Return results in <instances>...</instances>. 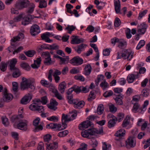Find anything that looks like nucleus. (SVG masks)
<instances>
[{"label": "nucleus", "instance_id": "obj_57", "mask_svg": "<svg viewBox=\"0 0 150 150\" xmlns=\"http://www.w3.org/2000/svg\"><path fill=\"white\" fill-rule=\"evenodd\" d=\"M110 111L113 113L115 112L117 110V108L113 104L109 106Z\"/></svg>", "mask_w": 150, "mask_h": 150}, {"label": "nucleus", "instance_id": "obj_30", "mask_svg": "<svg viewBox=\"0 0 150 150\" xmlns=\"http://www.w3.org/2000/svg\"><path fill=\"white\" fill-rule=\"evenodd\" d=\"M13 97L11 94L7 93L6 92L3 97V99L4 101L9 102L12 99Z\"/></svg>", "mask_w": 150, "mask_h": 150}, {"label": "nucleus", "instance_id": "obj_41", "mask_svg": "<svg viewBox=\"0 0 150 150\" xmlns=\"http://www.w3.org/2000/svg\"><path fill=\"white\" fill-rule=\"evenodd\" d=\"M111 146L110 144H107L105 142L103 143L102 149L103 150H110Z\"/></svg>", "mask_w": 150, "mask_h": 150}, {"label": "nucleus", "instance_id": "obj_51", "mask_svg": "<svg viewBox=\"0 0 150 150\" xmlns=\"http://www.w3.org/2000/svg\"><path fill=\"white\" fill-rule=\"evenodd\" d=\"M100 86L103 89H105L109 87V85L108 83L104 80L101 83Z\"/></svg>", "mask_w": 150, "mask_h": 150}, {"label": "nucleus", "instance_id": "obj_52", "mask_svg": "<svg viewBox=\"0 0 150 150\" xmlns=\"http://www.w3.org/2000/svg\"><path fill=\"white\" fill-rule=\"evenodd\" d=\"M64 128V125L62 124V126L60 124H57L56 123L55 124V129L57 130H58L59 131L61 130L65 129Z\"/></svg>", "mask_w": 150, "mask_h": 150}, {"label": "nucleus", "instance_id": "obj_20", "mask_svg": "<svg viewBox=\"0 0 150 150\" xmlns=\"http://www.w3.org/2000/svg\"><path fill=\"white\" fill-rule=\"evenodd\" d=\"M32 98L31 95L30 94L25 95L21 100V103L24 105L29 103Z\"/></svg>", "mask_w": 150, "mask_h": 150}, {"label": "nucleus", "instance_id": "obj_34", "mask_svg": "<svg viewBox=\"0 0 150 150\" xmlns=\"http://www.w3.org/2000/svg\"><path fill=\"white\" fill-rule=\"evenodd\" d=\"M91 67L89 64L86 65L85 68L84 74L86 75H89L91 73Z\"/></svg>", "mask_w": 150, "mask_h": 150}, {"label": "nucleus", "instance_id": "obj_46", "mask_svg": "<svg viewBox=\"0 0 150 150\" xmlns=\"http://www.w3.org/2000/svg\"><path fill=\"white\" fill-rule=\"evenodd\" d=\"M2 124L6 126H8L9 124L8 119L6 117H1Z\"/></svg>", "mask_w": 150, "mask_h": 150}, {"label": "nucleus", "instance_id": "obj_59", "mask_svg": "<svg viewBox=\"0 0 150 150\" xmlns=\"http://www.w3.org/2000/svg\"><path fill=\"white\" fill-rule=\"evenodd\" d=\"M35 53V52L34 51H28L25 53L26 56L30 57H33Z\"/></svg>", "mask_w": 150, "mask_h": 150}, {"label": "nucleus", "instance_id": "obj_48", "mask_svg": "<svg viewBox=\"0 0 150 150\" xmlns=\"http://www.w3.org/2000/svg\"><path fill=\"white\" fill-rule=\"evenodd\" d=\"M20 118L17 115H14L11 118V121L12 122L16 123L20 120Z\"/></svg>", "mask_w": 150, "mask_h": 150}, {"label": "nucleus", "instance_id": "obj_42", "mask_svg": "<svg viewBox=\"0 0 150 150\" xmlns=\"http://www.w3.org/2000/svg\"><path fill=\"white\" fill-rule=\"evenodd\" d=\"M145 42L144 40H141L138 43L136 47V49L139 50L142 47L144 46L145 44Z\"/></svg>", "mask_w": 150, "mask_h": 150}, {"label": "nucleus", "instance_id": "obj_10", "mask_svg": "<svg viewBox=\"0 0 150 150\" xmlns=\"http://www.w3.org/2000/svg\"><path fill=\"white\" fill-rule=\"evenodd\" d=\"M95 131H93V128L90 129L82 131L81 132L82 136L84 137H88L90 135H95Z\"/></svg>", "mask_w": 150, "mask_h": 150}, {"label": "nucleus", "instance_id": "obj_4", "mask_svg": "<svg viewBox=\"0 0 150 150\" xmlns=\"http://www.w3.org/2000/svg\"><path fill=\"white\" fill-rule=\"evenodd\" d=\"M29 108L32 110H38L40 112H42L44 110L43 106L40 105L38 103H34L30 105Z\"/></svg>", "mask_w": 150, "mask_h": 150}, {"label": "nucleus", "instance_id": "obj_32", "mask_svg": "<svg viewBox=\"0 0 150 150\" xmlns=\"http://www.w3.org/2000/svg\"><path fill=\"white\" fill-rule=\"evenodd\" d=\"M17 62L16 59L13 58L11 60L10 62V69L11 70L15 69V68H17L15 67V65Z\"/></svg>", "mask_w": 150, "mask_h": 150}, {"label": "nucleus", "instance_id": "obj_29", "mask_svg": "<svg viewBox=\"0 0 150 150\" xmlns=\"http://www.w3.org/2000/svg\"><path fill=\"white\" fill-rule=\"evenodd\" d=\"M125 134V130L123 129H120L117 131L115 135L119 138H121Z\"/></svg>", "mask_w": 150, "mask_h": 150}, {"label": "nucleus", "instance_id": "obj_33", "mask_svg": "<svg viewBox=\"0 0 150 150\" xmlns=\"http://www.w3.org/2000/svg\"><path fill=\"white\" fill-rule=\"evenodd\" d=\"M11 71H14L12 74V76L14 78L18 77L21 75L20 71L18 68H15V69Z\"/></svg>", "mask_w": 150, "mask_h": 150}, {"label": "nucleus", "instance_id": "obj_12", "mask_svg": "<svg viewBox=\"0 0 150 150\" xmlns=\"http://www.w3.org/2000/svg\"><path fill=\"white\" fill-rule=\"evenodd\" d=\"M71 43L72 44H78L83 42L84 40L82 38H79L77 36H73L71 37Z\"/></svg>", "mask_w": 150, "mask_h": 150}, {"label": "nucleus", "instance_id": "obj_44", "mask_svg": "<svg viewBox=\"0 0 150 150\" xmlns=\"http://www.w3.org/2000/svg\"><path fill=\"white\" fill-rule=\"evenodd\" d=\"M21 67L23 68L25 70L29 71L30 69V67L28 64L25 63H23L21 64Z\"/></svg>", "mask_w": 150, "mask_h": 150}, {"label": "nucleus", "instance_id": "obj_47", "mask_svg": "<svg viewBox=\"0 0 150 150\" xmlns=\"http://www.w3.org/2000/svg\"><path fill=\"white\" fill-rule=\"evenodd\" d=\"M66 98L70 103H73L76 99H73V95H67Z\"/></svg>", "mask_w": 150, "mask_h": 150}, {"label": "nucleus", "instance_id": "obj_24", "mask_svg": "<svg viewBox=\"0 0 150 150\" xmlns=\"http://www.w3.org/2000/svg\"><path fill=\"white\" fill-rule=\"evenodd\" d=\"M124 96L122 94H119L117 97L115 98L116 103L117 105H121L123 104L122 100Z\"/></svg>", "mask_w": 150, "mask_h": 150}, {"label": "nucleus", "instance_id": "obj_38", "mask_svg": "<svg viewBox=\"0 0 150 150\" xmlns=\"http://www.w3.org/2000/svg\"><path fill=\"white\" fill-rule=\"evenodd\" d=\"M30 6L28 9L27 11V12L28 13H32L34 10L35 7V5L33 3H31L29 4Z\"/></svg>", "mask_w": 150, "mask_h": 150}, {"label": "nucleus", "instance_id": "obj_6", "mask_svg": "<svg viewBox=\"0 0 150 150\" xmlns=\"http://www.w3.org/2000/svg\"><path fill=\"white\" fill-rule=\"evenodd\" d=\"M28 121L26 120H23L19 121L17 125L18 128L21 130H26L27 129Z\"/></svg>", "mask_w": 150, "mask_h": 150}, {"label": "nucleus", "instance_id": "obj_61", "mask_svg": "<svg viewBox=\"0 0 150 150\" xmlns=\"http://www.w3.org/2000/svg\"><path fill=\"white\" fill-rule=\"evenodd\" d=\"M49 49L50 50H58L59 48V46L56 44L52 45H49Z\"/></svg>", "mask_w": 150, "mask_h": 150}, {"label": "nucleus", "instance_id": "obj_9", "mask_svg": "<svg viewBox=\"0 0 150 150\" xmlns=\"http://www.w3.org/2000/svg\"><path fill=\"white\" fill-rule=\"evenodd\" d=\"M40 32V28L37 25L35 24L31 27L30 29V33L33 36L38 34Z\"/></svg>", "mask_w": 150, "mask_h": 150}, {"label": "nucleus", "instance_id": "obj_49", "mask_svg": "<svg viewBox=\"0 0 150 150\" xmlns=\"http://www.w3.org/2000/svg\"><path fill=\"white\" fill-rule=\"evenodd\" d=\"M68 132V131L67 130L62 131L58 133V136L59 137H63L67 135Z\"/></svg>", "mask_w": 150, "mask_h": 150}, {"label": "nucleus", "instance_id": "obj_60", "mask_svg": "<svg viewBox=\"0 0 150 150\" xmlns=\"http://www.w3.org/2000/svg\"><path fill=\"white\" fill-rule=\"evenodd\" d=\"M7 67V65L6 63H1L0 66V69L1 71H4L6 70Z\"/></svg>", "mask_w": 150, "mask_h": 150}, {"label": "nucleus", "instance_id": "obj_63", "mask_svg": "<svg viewBox=\"0 0 150 150\" xmlns=\"http://www.w3.org/2000/svg\"><path fill=\"white\" fill-rule=\"evenodd\" d=\"M113 92L112 91H108L105 92L103 94V96L105 97H108L112 95Z\"/></svg>", "mask_w": 150, "mask_h": 150}, {"label": "nucleus", "instance_id": "obj_17", "mask_svg": "<svg viewBox=\"0 0 150 150\" xmlns=\"http://www.w3.org/2000/svg\"><path fill=\"white\" fill-rule=\"evenodd\" d=\"M91 125V123L90 121H84L79 125V128L80 129H86Z\"/></svg>", "mask_w": 150, "mask_h": 150}, {"label": "nucleus", "instance_id": "obj_62", "mask_svg": "<svg viewBox=\"0 0 150 150\" xmlns=\"http://www.w3.org/2000/svg\"><path fill=\"white\" fill-rule=\"evenodd\" d=\"M121 23L120 19L117 18H116L114 22V25L116 27L119 26Z\"/></svg>", "mask_w": 150, "mask_h": 150}, {"label": "nucleus", "instance_id": "obj_27", "mask_svg": "<svg viewBox=\"0 0 150 150\" xmlns=\"http://www.w3.org/2000/svg\"><path fill=\"white\" fill-rule=\"evenodd\" d=\"M87 45L84 44H81L77 46V48L75 50L77 53L80 54L81 52L83 51L86 48Z\"/></svg>", "mask_w": 150, "mask_h": 150}, {"label": "nucleus", "instance_id": "obj_31", "mask_svg": "<svg viewBox=\"0 0 150 150\" xmlns=\"http://www.w3.org/2000/svg\"><path fill=\"white\" fill-rule=\"evenodd\" d=\"M35 1L37 2L40 1L38 7L40 8H45L47 6V2L45 0H35Z\"/></svg>", "mask_w": 150, "mask_h": 150}, {"label": "nucleus", "instance_id": "obj_3", "mask_svg": "<svg viewBox=\"0 0 150 150\" xmlns=\"http://www.w3.org/2000/svg\"><path fill=\"white\" fill-rule=\"evenodd\" d=\"M70 63L73 65L78 66L82 64L83 59L79 56H76L70 60Z\"/></svg>", "mask_w": 150, "mask_h": 150}, {"label": "nucleus", "instance_id": "obj_50", "mask_svg": "<svg viewBox=\"0 0 150 150\" xmlns=\"http://www.w3.org/2000/svg\"><path fill=\"white\" fill-rule=\"evenodd\" d=\"M140 99V96L139 95H136L134 96L133 97L132 100V103H134V102H138Z\"/></svg>", "mask_w": 150, "mask_h": 150}, {"label": "nucleus", "instance_id": "obj_53", "mask_svg": "<svg viewBox=\"0 0 150 150\" xmlns=\"http://www.w3.org/2000/svg\"><path fill=\"white\" fill-rule=\"evenodd\" d=\"M72 87L74 89V91L76 93H79L81 92V86H78L76 85H74Z\"/></svg>", "mask_w": 150, "mask_h": 150}, {"label": "nucleus", "instance_id": "obj_58", "mask_svg": "<svg viewBox=\"0 0 150 150\" xmlns=\"http://www.w3.org/2000/svg\"><path fill=\"white\" fill-rule=\"evenodd\" d=\"M68 115L71 121L74 120L77 116L76 113L74 112L69 113Z\"/></svg>", "mask_w": 150, "mask_h": 150}, {"label": "nucleus", "instance_id": "obj_28", "mask_svg": "<svg viewBox=\"0 0 150 150\" xmlns=\"http://www.w3.org/2000/svg\"><path fill=\"white\" fill-rule=\"evenodd\" d=\"M137 76L132 74H129L127 77V81L128 83H132L134 81L135 79L137 78Z\"/></svg>", "mask_w": 150, "mask_h": 150}, {"label": "nucleus", "instance_id": "obj_56", "mask_svg": "<svg viewBox=\"0 0 150 150\" xmlns=\"http://www.w3.org/2000/svg\"><path fill=\"white\" fill-rule=\"evenodd\" d=\"M124 114L123 113H118L117 115V117H116V120L118 121V122H120L121 121L124 117Z\"/></svg>", "mask_w": 150, "mask_h": 150}, {"label": "nucleus", "instance_id": "obj_40", "mask_svg": "<svg viewBox=\"0 0 150 150\" xmlns=\"http://www.w3.org/2000/svg\"><path fill=\"white\" fill-rule=\"evenodd\" d=\"M47 87L50 88V91H51L54 93L57 91L55 86L52 83H50Z\"/></svg>", "mask_w": 150, "mask_h": 150}, {"label": "nucleus", "instance_id": "obj_16", "mask_svg": "<svg viewBox=\"0 0 150 150\" xmlns=\"http://www.w3.org/2000/svg\"><path fill=\"white\" fill-rule=\"evenodd\" d=\"M73 104H74V107L75 108L81 109L84 106L85 103L83 100L79 101L76 99Z\"/></svg>", "mask_w": 150, "mask_h": 150}, {"label": "nucleus", "instance_id": "obj_13", "mask_svg": "<svg viewBox=\"0 0 150 150\" xmlns=\"http://www.w3.org/2000/svg\"><path fill=\"white\" fill-rule=\"evenodd\" d=\"M108 116V117L112 118L108 122V127L109 128L113 127L115 124V122L117 121L116 120V117H114L112 114H109Z\"/></svg>", "mask_w": 150, "mask_h": 150}, {"label": "nucleus", "instance_id": "obj_26", "mask_svg": "<svg viewBox=\"0 0 150 150\" xmlns=\"http://www.w3.org/2000/svg\"><path fill=\"white\" fill-rule=\"evenodd\" d=\"M118 43V47L120 49L125 48L127 45V42L124 39H119Z\"/></svg>", "mask_w": 150, "mask_h": 150}, {"label": "nucleus", "instance_id": "obj_25", "mask_svg": "<svg viewBox=\"0 0 150 150\" xmlns=\"http://www.w3.org/2000/svg\"><path fill=\"white\" fill-rule=\"evenodd\" d=\"M66 86V83L64 81L61 83L59 85L58 89L61 93H64Z\"/></svg>", "mask_w": 150, "mask_h": 150}, {"label": "nucleus", "instance_id": "obj_19", "mask_svg": "<svg viewBox=\"0 0 150 150\" xmlns=\"http://www.w3.org/2000/svg\"><path fill=\"white\" fill-rule=\"evenodd\" d=\"M70 121V118L69 117L68 115H65L64 114H62V124L64 125V128H66L67 127L66 123Z\"/></svg>", "mask_w": 150, "mask_h": 150}, {"label": "nucleus", "instance_id": "obj_18", "mask_svg": "<svg viewBox=\"0 0 150 150\" xmlns=\"http://www.w3.org/2000/svg\"><path fill=\"white\" fill-rule=\"evenodd\" d=\"M24 36L23 34L22 33H19L18 36L13 37V38L11 40V45L13 46L14 45V42L17 41L22 40L24 38Z\"/></svg>", "mask_w": 150, "mask_h": 150}, {"label": "nucleus", "instance_id": "obj_37", "mask_svg": "<svg viewBox=\"0 0 150 150\" xmlns=\"http://www.w3.org/2000/svg\"><path fill=\"white\" fill-rule=\"evenodd\" d=\"M41 37L42 40H44L46 42L50 43L52 42V40L50 39L45 34H42L41 36Z\"/></svg>", "mask_w": 150, "mask_h": 150}, {"label": "nucleus", "instance_id": "obj_36", "mask_svg": "<svg viewBox=\"0 0 150 150\" xmlns=\"http://www.w3.org/2000/svg\"><path fill=\"white\" fill-rule=\"evenodd\" d=\"M104 110V108L103 105L102 104L99 105L97 109V112L98 114L99 115L102 114Z\"/></svg>", "mask_w": 150, "mask_h": 150}, {"label": "nucleus", "instance_id": "obj_55", "mask_svg": "<svg viewBox=\"0 0 150 150\" xmlns=\"http://www.w3.org/2000/svg\"><path fill=\"white\" fill-rule=\"evenodd\" d=\"M47 119L49 120L54 122H57L58 121V118L56 116H52L51 117H47Z\"/></svg>", "mask_w": 150, "mask_h": 150}, {"label": "nucleus", "instance_id": "obj_8", "mask_svg": "<svg viewBox=\"0 0 150 150\" xmlns=\"http://www.w3.org/2000/svg\"><path fill=\"white\" fill-rule=\"evenodd\" d=\"M125 145L127 148H133L136 145V142L134 138L129 137L126 141Z\"/></svg>", "mask_w": 150, "mask_h": 150}, {"label": "nucleus", "instance_id": "obj_21", "mask_svg": "<svg viewBox=\"0 0 150 150\" xmlns=\"http://www.w3.org/2000/svg\"><path fill=\"white\" fill-rule=\"evenodd\" d=\"M58 147V143L54 142L47 145L46 146V150H55Z\"/></svg>", "mask_w": 150, "mask_h": 150}, {"label": "nucleus", "instance_id": "obj_5", "mask_svg": "<svg viewBox=\"0 0 150 150\" xmlns=\"http://www.w3.org/2000/svg\"><path fill=\"white\" fill-rule=\"evenodd\" d=\"M30 4L28 0H20L16 5V7L19 9H22L28 7Z\"/></svg>", "mask_w": 150, "mask_h": 150}, {"label": "nucleus", "instance_id": "obj_7", "mask_svg": "<svg viewBox=\"0 0 150 150\" xmlns=\"http://www.w3.org/2000/svg\"><path fill=\"white\" fill-rule=\"evenodd\" d=\"M40 120V119L39 117H37L33 121V124L35 127L33 130L34 132H38L43 129V127L41 125H38Z\"/></svg>", "mask_w": 150, "mask_h": 150}, {"label": "nucleus", "instance_id": "obj_35", "mask_svg": "<svg viewBox=\"0 0 150 150\" xmlns=\"http://www.w3.org/2000/svg\"><path fill=\"white\" fill-rule=\"evenodd\" d=\"M31 16H29L24 18L22 21V24L24 25L28 24L30 21V18H31Z\"/></svg>", "mask_w": 150, "mask_h": 150}, {"label": "nucleus", "instance_id": "obj_22", "mask_svg": "<svg viewBox=\"0 0 150 150\" xmlns=\"http://www.w3.org/2000/svg\"><path fill=\"white\" fill-rule=\"evenodd\" d=\"M115 8L116 13L117 14H121L120 11V4L119 0H116L114 2Z\"/></svg>", "mask_w": 150, "mask_h": 150}, {"label": "nucleus", "instance_id": "obj_39", "mask_svg": "<svg viewBox=\"0 0 150 150\" xmlns=\"http://www.w3.org/2000/svg\"><path fill=\"white\" fill-rule=\"evenodd\" d=\"M75 28L76 27L74 25H68L65 28V29L67 30L68 33L71 34L72 31L74 30Z\"/></svg>", "mask_w": 150, "mask_h": 150}, {"label": "nucleus", "instance_id": "obj_15", "mask_svg": "<svg viewBox=\"0 0 150 150\" xmlns=\"http://www.w3.org/2000/svg\"><path fill=\"white\" fill-rule=\"evenodd\" d=\"M147 28V25L145 23L141 24L137 30L139 34L141 35L144 34L146 32Z\"/></svg>", "mask_w": 150, "mask_h": 150}, {"label": "nucleus", "instance_id": "obj_54", "mask_svg": "<svg viewBox=\"0 0 150 150\" xmlns=\"http://www.w3.org/2000/svg\"><path fill=\"white\" fill-rule=\"evenodd\" d=\"M88 145L85 143H82L80 146V148L78 149L79 150H87Z\"/></svg>", "mask_w": 150, "mask_h": 150}, {"label": "nucleus", "instance_id": "obj_11", "mask_svg": "<svg viewBox=\"0 0 150 150\" xmlns=\"http://www.w3.org/2000/svg\"><path fill=\"white\" fill-rule=\"evenodd\" d=\"M42 54L45 56V59L44 62L45 64L47 65H50L52 63V62L49 52H45L43 53Z\"/></svg>", "mask_w": 150, "mask_h": 150}, {"label": "nucleus", "instance_id": "obj_45", "mask_svg": "<svg viewBox=\"0 0 150 150\" xmlns=\"http://www.w3.org/2000/svg\"><path fill=\"white\" fill-rule=\"evenodd\" d=\"M134 104V105L132 109V111L133 112H135L138 109H140V105L137 102L134 103H133Z\"/></svg>", "mask_w": 150, "mask_h": 150}, {"label": "nucleus", "instance_id": "obj_64", "mask_svg": "<svg viewBox=\"0 0 150 150\" xmlns=\"http://www.w3.org/2000/svg\"><path fill=\"white\" fill-rule=\"evenodd\" d=\"M37 150H44L43 143L42 142H40L37 147Z\"/></svg>", "mask_w": 150, "mask_h": 150}, {"label": "nucleus", "instance_id": "obj_43", "mask_svg": "<svg viewBox=\"0 0 150 150\" xmlns=\"http://www.w3.org/2000/svg\"><path fill=\"white\" fill-rule=\"evenodd\" d=\"M66 7L67 9V12L72 14L73 12L71 11V9L73 8V6L70 4H66Z\"/></svg>", "mask_w": 150, "mask_h": 150}, {"label": "nucleus", "instance_id": "obj_1", "mask_svg": "<svg viewBox=\"0 0 150 150\" xmlns=\"http://www.w3.org/2000/svg\"><path fill=\"white\" fill-rule=\"evenodd\" d=\"M35 82L34 78H29L27 79L25 77L22 78V81L20 84L21 89L22 90L30 89L31 91H33L35 87L33 85Z\"/></svg>", "mask_w": 150, "mask_h": 150}, {"label": "nucleus", "instance_id": "obj_23", "mask_svg": "<svg viewBox=\"0 0 150 150\" xmlns=\"http://www.w3.org/2000/svg\"><path fill=\"white\" fill-rule=\"evenodd\" d=\"M41 61V57L38 58L34 61L33 64L31 65V67L33 69H38L40 67Z\"/></svg>", "mask_w": 150, "mask_h": 150}, {"label": "nucleus", "instance_id": "obj_2", "mask_svg": "<svg viewBox=\"0 0 150 150\" xmlns=\"http://www.w3.org/2000/svg\"><path fill=\"white\" fill-rule=\"evenodd\" d=\"M122 58L124 59L130 61L133 57V52L130 50H124L122 51Z\"/></svg>", "mask_w": 150, "mask_h": 150}, {"label": "nucleus", "instance_id": "obj_14", "mask_svg": "<svg viewBox=\"0 0 150 150\" xmlns=\"http://www.w3.org/2000/svg\"><path fill=\"white\" fill-rule=\"evenodd\" d=\"M58 104V103L55 100L52 99L50 100V103L47 105V106L49 108L54 111L57 108L56 106Z\"/></svg>", "mask_w": 150, "mask_h": 150}]
</instances>
